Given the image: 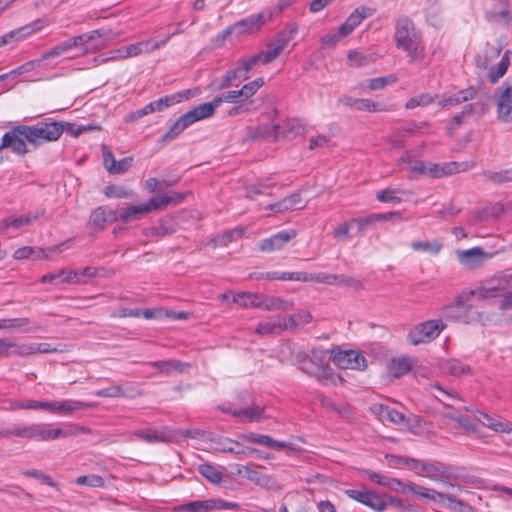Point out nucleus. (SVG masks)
Here are the masks:
<instances>
[{
  "label": "nucleus",
  "mask_w": 512,
  "mask_h": 512,
  "mask_svg": "<svg viewBox=\"0 0 512 512\" xmlns=\"http://www.w3.org/2000/svg\"><path fill=\"white\" fill-rule=\"evenodd\" d=\"M91 404L78 400L53 401L52 413L69 416L73 412L90 408Z\"/></svg>",
  "instance_id": "nucleus-27"
},
{
  "label": "nucleus",
  "mask_w": 512,
  "mask_h": 512,
  "mask_svg": "<svg viewBox=\"0 0 512 512\" xmlns=\"http://www.w3.org/2000/svg\"><path fill=\"white\" fill-rule=\"evenodd\" d=\"M471 297L473 295L469 294V290L463 291L453 303L442 308V317L450 321L472 323L474 317L471 315V305L468 304Z\"/></svg>",
  "instance_id": "nucleus-7"
},
{
  "label": "nucleus",
  "mask_w": 512,
  "mask_h": 512,
  "mask_svg": "<svg viewBox=\"0 0 512 512\" xmlns=\"http://www.w3.org/2000/svg\"><path fill=\"white\" fill-rule=\"evenodd\" d=\"M11 129L24 145L26 155L44 143L57 141L65 130V124L60 121H41L34 125H15Z\"/></svg>",
  "instance_id": "nucleus-1"
},
{
  "label": "nucleus",
  "mask_w": 512,
  "mask_h": 512,
  "mask_svg": "<svg viewBox=\"0 0 512 512\" xmlns=\"http://www.w3.org/2000/svg\"><path fill=\"white\" fill-rule=\"evenodd\" d=\"M233 302L244 308H261V294L257 293H239L233 297Z\"/></svg>",
  "instance_id": "nucleus-44"
},
{
  "label": "nucleus",
  "mask_w": 512,
  "mask_h": 512,
  "mask_svg": "<svg viewBox=\"0 0 512 512\" xmlns=\"http://www.w3.org/2000/svg\"><path fill=\"white\" fill-rule=\"evenodd\" d=\"M447 502L445 507L454 512H465L469 505L464 501L457 499L453 494L443 492V502Z\"/></svg>",
  "instance_id": "nucleus-53"
},
{
  "label": "nucleus",
  "mask_w": 512,
  "mask_h": 512,
  "mask_svg": "<svg viewBox=\"0 0 512 512\" xmlns=\"http://www.w3.org/2000/svg\"><path fill=\"white\" fill-rule=\"evenodd\" d=\"M49 24L48 20L46 19H36L33 22L24 25L22 27H19L17 29H14L2 36H0V47L5 46L11 42H17L24 40L28 36L32 35L33 33H36L46 27Z\"/></svg>",
  "instance_id": "nucleus-12"
},
{
  "label": "nucleus",
  "mask_w": 512,
  "mask_h": 512,
  "mask_svg": "<svg viewBox=\"0 0 512 512\" xmlns=\"http://www.w3.org/2000/svg\"><path fill=\"white\" fill-rule=\"evenodd\" d=\"M457 171L458 164L455 162L445 163L442 165L436 163H428L426 175H429L433 178H441L447 175H451Z\"/></svg>",
  "instance_id": "nucleus-37"
},
{
  "label": "nucleus",
  "mask_w": 512,
  "mask_h": 512,
  "mask_svg": "<svg viewBox=\"0 0 512 512\" xmlns=\"http://www.w3.org/2000/svg\"><path fill=\"white\" fill-rule=\"evenodd\" d=\"M75 47H79V46L77 44V41H76L75 37L72 36V37L68 38L67 40H65L63 42L58 43L57 45H55L50 50L44 52L41 55V58H40L39 61H44V60H48V59H51V58L59 57V56L67 53L69 50H71L72 48H75Z\"/></svg>",
  "instance_id": "nucleus-34"
},
{
  "label": "nucleus",
  "mask_w": 512,
  "mask_h": 512,
  "mask_svg": "<svg viewBox=\"0 0 512 512\" xmlns=\"http://www.w3.org/2000/svg\"><path fill=\"white\" fill-rule=\"evenodd\" d=\"M486 179L494 184H501L504 182L512 181V169L503 170L500 172H484Z\"/></svg>",
  "instance_id": "nucleus-58"
},
{
  "label": "nucleus",
  "mask_w": 512,
  "mask_h": 512,
  "mask_svg": "<svg viewBox=\"0 0 512 512\" xmlns=\"http://www.w3.org/2000/svg\"><path fill=\"white\" fill-rule=\"evenodd\" d=\"M148 364L166 375H170L174 372H183L184 368L187 366L185 363L178 360L154 361Z\"/></svg>",
  "instance_id": "nucleus-42"
},
{
  "label": "nucleus",
  "mask_w": 512,
  "mask_h": 512,
  "mask_svg": "<svg viewBox=\"0 0 512 512\" xmlns=\"http://www.w3.org/2000/svg\"><path fill=\"white\" fill-rule=\"evenodd\" d=\"M500 55V49L496 47H487L483 55L475 57V63L478 69L488 70L489 63Z\"/></svg>",
  "instance_id": "nucleus-49"
},
{
  "label": "nucleus",
  "mask_w": 512,
  "mask_h": 512,
  "mask_svg": "<svg viewBox=\"0 0 512 512\" xmlns=\"http://www.w3.org/2000/svg\"><path fill=\"white\" fill-rule=\"evenodd\" d=\"M84 430V427L73 424L70 425L69 430L64 431L53 423L15 424L11 427L12 437L38 442L67 438Z\"/></svg>",
  "instance_id": "nucleus-3"
},
{
  "label": "nucleus",
  "mask_w": 512,
  "mask_h": 512,
  "mask_svg": "<svg viewBox=\"0 0 512 512\" xmlns=\"http://www.w3.org/2000/svg\"><path fill=\"white\" fill-rule=\"evenodd\" d=\"M133 436L149 444L177 442V433L174 429L167 426H163L159 429L151 427L137 429L133 432Z\"/></svg>",
  "instance_id": "nucleus-11"
},
{
  "label": "nucleus",
  "mask_w": 512,
  "mask_h": 512,
  "mask_svg": "<svg viewBox=\"0 0 512 512\" xmlns=\"http://www.w3.org/2000/svg\"><path fill=\"white\" fill-rule=\"evenodd\" d=\"M261 308L267 311L282 310L286 311L292 308L293 304L279 297H267L261 295Z\"/></svg>",
  "instance_id": "nucleus-43"
},
{
  "label": "nucleus",
  "mask_w": 512,
  "mask_h": 512,
  "mask_svg": "<svg viewBox=\"0 0 512 512\" xmlns=\"http://www.w3.org/2000/svg\"><path fill=\"white\" fill-rule=\"evenodd\" d=\"M154 209L153 199L151 198L148 202L139 204V205H131L127 208L121 210L117 215H115V219L120 220L122 222H129L135 219L140 218L141 216L150 213Z\"/></svg>",
  "instance_id": "nucleus-20"
},
{
  "label": "nucleus",
  "mask_w": 512,
  "mask_h": 512,
  "mask_svg": "<svg viewBox=\"0 0 512 512\" xmlns=\"http://www.w3.org/2000/svg\"><path fill=\"white\" fill-rule=\"evenodd\" d=\"M307 282L323 283L327 285H342L360 289L362 284L359 280L344 274L308 273Z\"/></svg>",
  "instance_id": "nucleus-13"
},
{
  "label": "nucleus",
  "mask_w": 512,
  "mask_h": 512,
  "mask_svg": "<svg viewBox=\"0 0 512 512\" xmlns=\"http://www.w3.org/2000/svg\"><path fill=\"white\" fill-rule=\"evenodd\" d=\"M335 365L342 369H364L366 367L365 357L358 351L345 350L335 353L332 357Z\"/></svg>",
  "instance_id": "nucleus-14"
},
{
  "label": "nucleus",
  "mask_w": 512,
  "mask_h": 512,
  "mask_svg": "<svg viewBox=\"0 0 512 512\" xmlns=\"http://www.w3.org/2000/svg\"><path fill=\"white\" fill-rule=\"evenodd\" d=\"M297 31L298 26L295 23L289 24L277 35V37L270 45L276 49H279V52L281 53L288 46L289 42L295 37Z\"/></svg>",
  "instance_id": "nucleus-36"
},
{
  "label": "nucleus",
  "mask_w": 512,
  "mask_h": 512,
  "mask_svg": "<svg viewBox=\"0 0 512 512\" xmlns=\"http://www.w3.org/2000/svg\"><path fill=\"white\" fill-rule=\"evenodd\" d=\"M476 418L482 425L497 433L512 432V426L508 422H502L484 412L477 411Z\"/></svg>",
  "instance_id": "nucleus-29"
},
{
  "label": "nucleus",
  "mask_w": 512,
  "mask_h": 512,
  "mask_svg": "<svg viewBox=\"0 0 512 512\" xmlns=\"http://www.w3.org/2000/svg\"><path fill=\"white\" fill-rule=\"evenodd\" d=\"M294 230L280 231L277 234L261 240L258 244L262 252H273L282 249L290 240L295 238Z\"/></svg>",
  "instance_id": "nucleus-16"
},
{
  "label": "nucleus",
  "mask_w": 512,
  "mask_h": 512,
  "mask_svg": "<svg viewBox=\"0 0 512 512\" xmlns=\"http://www.w3.org/2000/svg\"><path fill=\"white\" fill-rule=\"evenodd\" d=\"M418 475L427 477L433 481L440 480L444 476V470L441 465L421 460Z\"/></svg>",
  "instance_id": "nucleus-40"
},
{
  "label": "nucleus",
  "mask_w": 512,
  "mask_h": 512,
  "mask_svg": "<svg viewBox=\"0 0 512 512\" xmlns=\"http://www.w3.org/2000/svg\"><path fill=\"white\" fill-rule=\"evenodd\" d=\"M342 33L341 27L339 26L337 31L322 36L320 42L324 47H334L342 38L348 36L347 34Z\"/></svg>",
  "instance_id": "nucleus-63"
},
{
  "label": "nucleus",
  "mask_w": 512,
  "mask_h": 512,
  "mask_svg": "<svg viewBox=\"0 0 512 512\" xmlns=\"http://www.w3.org/2000/svg\"><path fill=\"white\" fill-rule=\"evenodd\" d=\"M414 251H421L430 255H437L440 253L443 244L439 240L433 241H414L411 243Z\"/></svg>",
  "instance_id": "nucleus-48"
},
{
  "label": "nucleus",
  "mask_w": 512,
  "mask_h": 512,
  "mask_svg": "<svg viewBox=\"0 0 512 512\" xmlns=\"http://www.w3.org/2000/svg\"><path fill=\"white\" fill-rule=\"evenodd\" d=\"M240 438L243 439L244 441L254 443V444L264 445L269 448L284 449L287 447V444L284 442L276 441L268 435H263V434H258V433L251 432V433H247V434H242L240 436Z\"/></svg>",
  "instance_id": "nucleus-31"
},
{
  "label": "nucleus",
  "mask_w": 512,
  "mask_h": 512,
  "mask_svg": "<svg viewBox=\"0 0 512 512\" xmlns=\"http://www.w3.org/2000/svg\"><path fill=\"white\" fill-rule=\"evenodd\" d=\"M106 222L107 216L105 209L103 207H98L92 211L89 218L90 225H92L95 228L102 229L104 228Z\"/></svg>",
  "instance_id": "nucleus-60"
},
{
  "label": "nucleus",
  "mask_w": 512,
  "mask_h": 512,
  "mask_svg": "<svg viewBox=\"0 0 512 512\" xmlns=\"http://www.w3.org/2000/svg\"><path fill=\"white\" fill-rule=\"evenodd\" d=\"M10 149L12 153L18 156H25L24 145L17 139L10 128L1 138L0 143V165L4 162L3 150Z\"/></svg>",
  "instance_id": "nucleus-23"
},
{
  "label": "nucleus",
  "mask_w": 512,
  "mask_h": 512,
  "mask_svg": "<svg viewBox=\"0 0 512 512\" xmlns=\"http://www.w3.org/2000/svg\"><path fill=\"white\" fill-rule=\"evenodd\" d=\"M170 35L166 36L161 40L156 39H147L137 43H132L128 45L130 58L137 57L142 54L151 53L161 47H164L170 39Z\"/></svg>",
  "instance_id": "nucleus-19"
},
{
  "label": "nucleus",
  "mask_w": 512,
  "mask_h": 512,
  "mask_svg": "<svg viewBox=\"0 0 512 512\" xmlns=\"http://www.w3.org/2000/svg\"><path fill=\"white\" fill-rule=\"evenodd\" d=\"M311 314L308 311H300L286 317L288 329L293 330L308 324L311 321Z\"/></svg>",
  "instance_id": "nucleus-51"
},
{
  "label": "nucleus",
  "mask_w": 512,
  "mask_h": 512,
  "mask_svg": "<svg viewBox=\"0 0 512 512\" xmlns=\"http://www.w3.org/2000/svg\"><path fill=\"white\" fill-rule=\"evenodd\" d=\"M510 65L509 59V51H506L501 59V61L497 64V66H492L488 68L487 78L490 83L495 84L502 78Z\"/></svg>",
  "instance_id": "nucleus-39"
},
{
  "label": "nucleus",
  "mask_w": 512,
  "mask_h": 512,
  "mask_svg": "<svg viewBox=\"0 0 512 512\" xmlns=\"http://www.w3.org/2000/svg\"><path fill=\"white\" fill-rule=\"evenodd\" d=\"M198 471L211 483L218 484L222 481V473L218 471L213 465L201 464L198 467Z\"/></svg>",
  "instance_id": "nucleus-52"
},
{
  "label": "nucleus",
  "mask_w": 512,
  "mask_h": 512,
  "mask_svg": "<svg viewBox=\"0 0 512 512\" xmlns=\"http://www.w3.org/2000/svg\"><path fill=\"white\" fill-rule=\"evenodd\" d=\"M216 445V449L222 452L236 455L246 454V450L244 449L243 445L240 442L234 441L230 438H219L216 441Z\"/></svg>",
  "instance_id": "nucleus-45"
},
{
  "label": "nucleus",
  "mask_w": 512,
  "mask_h": 512,
  "mask_svg": "<svg viewBox=\"0 0 512 512\" xmlns=\"http://www.w3.org/2000/svg\"><path fill=\"white\" fill-rule=\"evenodd\" d=\"M446 325L440 320H428L416 325L408 334V340L413 345L428 343L436 339Z\"/></svg>",
  "instance_id": "nucleus-8"
},
{
  "label": "nucleus",
  "mask_w": 512,
  "mask_h": 512,
  "mask_svg": "<svg viewBox=\"0 0 512 512\" xmlns=\"http://www.w3.org/2000/svg\"><path fill=\"white\" fill-rule=\"evenodd\" d=\"M255 136L266 139L271 142L277 141L280 138V125H259L255 129Z\"/></svg>",
  "instance_id": "nucleus-47"
},
{
  "label": "nucleus",
  "mask_w": 512,
  "mask_h": 512,
  "mask_svg": "<svg viewBox=\"0 0 512 512\" xmlns=\"http://www.w3.org/2000/svg\"><path fill=\"white\" fill-rule=\"evenodd\" d=\"M280 125V137L293 139L304 132V126L298 119H288Z\"/></svg>",
  "instance_id": "nucleus-38"
},
{
  "label": "nucleus",
  "mask_w": 512,
  "mask_h": 512,
  "mask_svg": "<svg viewBox=\"0 0 512 512\" xmlns=\"http://www.w3.org/2000/svg\"><path fill=\"white\" fill-rule=\"evenodd\" d=\"M238 474L263 487H271L274 484V480L271 476L261 473L249 466H242L238 470Z\"/></svg>",
  "instance_id": "nucleus-28"
},
{
  "label": "nucleus",
  "mask_w": 512,
  "mask_h": 512,
  "mask_svg": "<svg viewBox=\"0 0 512 512\" xmlns=\"http://www.w3.org/2000/svg\"><path fill=\"white\" fill-rule=\"evenodd\" d=\"M373 14V9L365 6L356 8L340 25L342 34L350 35L361 22Z\"/></svg>",
  "instance_id": "nucleus-21"
},
{
  "label": "nucleus",
  "mask_w": 512,
  "mask_h": 512,
  "mask_svg": "<svg viewBox=\"0 0 512 512\" xmlns=\"http://www.w3.org/2000/svg\"><path fill=\"white\" fill-rule=\"evenodd\" d=\"M408 194L407 191L401 189L387 188L377 192L376 198L384 203H400L404 196Z\"/></svg>",
  "instance_id": "nucleus-46"
},
{
  "label": "nucleus",
  "mask_w": 512,
  "mask_h": 512,
  "mask_svg": "<svg viewBox=\"0 0 512 512\" xmlns=\"http://www.w3.org/2000/svg\"><path fill=\"white\" fill-rule=\"evenodd\" d=\"M105 195L110 198H130L133 196V192L117 185H109L105 188Z\"/></svg>",
  "instance_id": "nucleus-61"
},
{
  "label": "nucleus",
  "mask_w": 512,
  "mask_h": 512,
  "mask_svg": "<svg viewBox=\"0 0 512 512\" xmlns=\"http://www.w3.org/2000/svg\"><path fill=\"white\" fill-rule=\"evenodd\" d=\"M204 109L198 105L194 109L186 112L181 115L167 130V132L162 136V141L164 143H169L176 139L186 128L191 126L197 121L207 119Z\"/></svg>",
  "instance_id": "nucleus-9"
},
{
  "label": "nucleus",
  "mask_w": 512,
  "mask_h": 512,
  "mask_svg": "<svg viewBox=\"0 0 512 512\" xmlns=\"http://www.w3.org/2000/svg\"><path fill=\"white\" fill-rule=\"evenodd\" d=\"M491 256V254L484 252L480 247L457 251L459 262L469 268H475L479 266L485 260L490 259Z\"/></svg>",
  "instance_id": "nucleus-18"
},
{
  "label": "nucleus",
  "mask_w": 512,
  "mask_h": 512,
  "mask_svg": "<svg viewBox=\"0 0 512 512\" xmlns=\"http://www.w3.org/2000/svg\"><path fill=\"white\" fill-rule=\"evenodd\" d=\"M75 47H79V46L77 44V41H76L75 37L72 36V37L68 38L67 40H65L63 42L58 43L57 45H55L50 50L44 52L41 55V58H40L39 61H44V60H48V59H51V58L59 57V56L67 53L69 50H71L72 48H75Z\"/></svg>",
  "instance_id": "nucleus-33"
},
{
  "label": "nucleus",
  "mask_w": 512,
  "mask_h": 512,
  "mask_svg": "<svg viewBox=\"0 0 512 512\" xmlns=\"http://www.w3.org/2000/svg\"><path fill=\"white\" fill-rule=\"evenodd\" d=\"M44 215V210L36 211L33 215L31 213L21 215L15 218H5L0 221V231H6L10 227L19 229L22 226L28 225L32 220H37Z\"/></svg>",
  "instance_id": "nucleus-26"
},
{
  "label": "nucleus",
  "mask_w": 512,
  "mask_h": 512,
  "mask_svg": "<svg viewBox=\"0 0 512 512\" xmlns=\"http://www.w3.org/2000/svg\"><path fill=\"white\" fill-rule=\"evenodd\" d=\"M305 206L304 201L301 198L300 193H293L284 199L266 206L267 210L274 211L276 213H283L288 210L300 209Z\"/></svg>",
  "instance_id": "nucleus-25"
},
{
  "label": "nucleus",
  "mask_w": 512,
  "mask_h": 512,
  "mask_svg": "<svg viewBox=\"0 0 512 512\" xmlns=\"http://www.w3.org/2000/svg\"><path fill=\"white\" fill-rule=\"evenodd\" d=\"M223 102L228 103H241L243 102V99L241 98L240 91L239 90H231L224 92L218 96H216L211 102H206L200 104V107L205 113L206 117L209 118L214 115L215 110L221 105Z\"/></svg>",
  "instance_id": "nucleus-17"
},
{
  "label": "nucleus",
  "mask_w": 512,
  "mask_h": 512,
  "mask_svg": "<svg viewBox=\"0 0 512 512\" xmlns=\"http://www.w3.org/2000/svg\"><path fill=\"white\" fill-rule=\"evenodd\" d=\"M183 512H210L213 511V499L192 501L180 507Z\"/></svg>",
  "instance_id": "nucleus-50"
},
{
  "label": "nucleus",
  "mask_w": 512,
  "mask_h": 512,
  "mask_svg": "<svg viewBox=\"0 0 512 512\" xmlns=\"http://www.w3.org/2000/svg\"><path fill=\"white\" fill-rule=\"evenodd\" d=\"M509 288H512V273L502 271L482 281L476 289L469 290V294L484 300L502 296Z\"/></svg>",
  "instance_id": "nucleus-6"
},
{
  "label": "nucleus",
  "mask_w": 512,
  "mask_h": 512,
  "mask_svg": "<svg viewBox=\"0 0 512 512\" xmlns=\"http://www.w3.org/2000/svg\"><path fill=\"white\" fill-rule=\"evenodd\" d=\"M434 102V96L429 93H422L420 95L410 98L406 104V109H414L416 107H424Z\"/></svg>",
  "instance_id": "nucleus-56"
},
{
  "label": "nucleus",
  "mask_w": 512,
  "mask_h": 512,
  "mask_svg": "<svg viewBox=\"0 0 512 512\" xmlns=\"http://www.w3.org/2000/svg\"><path fill=\"white\" fill-rule=\"evenodd\" d=\"M287 329L288 323L286 317L277 316L260 322L256 328V333L259 335L278 334Z\"/></svg>",
  "instance_id": "nucleus-24"
},
{
  "label": "nucleus",
  "mask_w": 512,
  "mask_h": 512,
  "mask_svg": "<svg viewBox=\"0 0 512 512\" xmlns=\"http://www.w3.org/2000/svg\"><path fill=\"white\" fill-rule=\"evenodd\" d=\"M75 47H79V46L77 44V41H76L75 37L72 36V37L68 38L67 40H65L63 42L58 43L57 45H55L50 50L44 52L41 55V58H40L39 61H44V60H48V59H51V58L59 57V56L67 53L69 50H71L72 48H75Z\"/></svg>",
  "instance_id": "nucleus-35"
},
{
  "label": "nucleus",
  "mask_w": 512,
  "mask_h": 512,
  "mask_svg": "<svg viewBox=\"0 0 512 512\" xmlns=\"http://www.w3.org/2000/svg\"><path fill=\"white\" fill-rule=\"evenodd\" d=\"M176 104V98L171 97V95H166L164 97L159 98L156 101H152L145 105L143 108L131 112L126 116V121L131 122L142 118L148 114H151L156 111H163L166 108Z\"/></svg>",
  "instance_id": "nucleus-15"
},
{
  "label": "nucleus",
  "mask_w": 512,
  "mask_h": 512,
  "mask_svg": "<svg viewBox=\"0 0 512 512\" xmlns=\"http://www.w3.org/2000/svg\"><path fill=\"white\" fill-rule=\"evenodd\" d=\"M496 114L499 120L512 123V84L504 83L494 94Z\"/></svg>",
  "instance_id": "nucleus-10"
},
{
  "label": "nucleus",
  "mask_w": 512,
  "mask_h": 512,
  "mask_svg": "<svg viewBox=\"0 0 512 512\" xmlns=\"http://www.w3.org/2000/svg\"><path fill=\"white\" fill-rule=\"evenodd\" d=\"M330 357L323 349H314L306 355L299 363L301 371L318 381L326 383L334 378L333 369L329 365Z\"/></svg>",
  "instance_id": "nucleus-5"
},
{
  "label": "nucleus",
  "mask_w": 512,
  "mask_h": 512,
  "mask_svg": "<svg viewBox=\"0 0 512 512\" xmlns=\"http://www.w3.org/2000/svg\"><path fill=\"white\" fill-rule=\"evenodd\" d=\"M416 496L421 499H426L433 502H443V492L436 491L432 488H427L419 485Z\"/></svg>",
  "instance_id": "nucleus-59"
},
{
  "label": "nucleus",
  "mask_w": 512,
  "mask_h": 512,
  "mask_svg": "<svg viewBox=\"0 0 512 512\" xmlns=\"http://www.w3.org/2000/svg\"><path fill=\"white\" fill-rule=\"evenodd\" d=\"M394 40L396 47L406 53L410 62L424 59L425 45L422 34L408 17H402L397 20Z\"/></svg>",
  "instance_id": "nucleus-2"
},
{
  "label": "nucleus",
  "mask_w": 512,
  "mask_h": 512,
  "mask_svg": "<svg viewBox=\"0 0 512 512\" xmlns=\"http://www.w3.org/2000/svg\"><path fill=\"white\" fill-rule=\"evenodd\" d=\"M263 413V409L260 407L253 408H244L239 410H234L231 414L234 417L245 418L249 421H258Z\"/></svg>",
  "instance_id": "nucleus-54"
},
{
  "label": "nucleus",
  "mask_w": 512,
  "mask_h": 512,
  "mask_svg": "<svg viewBox=\"0 0 512 512\" xmlns=\"http://www.w3.org/2000/svg\"><path fill=\"white\" fill-rule=\"evenodd\" d=\"M412 366L413 359L409 356H402L399 358H393L388 365V370L394 378H399L407 374L411 370Z\"/></svg>",
  "instance_id": "nucleus-32"
},
{
  "label": "nucleus",
  "mask_w": 512,
  "mask_h": 512,
  "mask_svg": "<svg viewBox=\"0 0 512 512\" xmlns=\"http://www.w3.org/2000/svg\"><path fill=\"white\" fill-rule=\"evenodd\" d=\"M397 81V77L394 74H390L385 77H378L369 80V88L372 91L383 89L385 86L393 84Z\"/></svg>",
  "instance_id": "nucleus-64"
},
{
  "label": "nucleus",
  "mask_w": 512,
  "mask_h": 512,
  "mask_svg": "<svg viewBox=\"0 0 512 512\" xmlns=\"http://www.w3.org/2000/svg\"><path fill=\"white\" fill-rule=\"evenodd\" d=\"M263 16L254 14L233 24L236 35H242L253 30H258L262 25Z\"/></svg>",
  "instance_id": "nucleus-30"
},
{
  "label": "nucleus",
  "mask_w": 512,
  "mask_h": 512,
  "mask_svg": "<svg viewBox=\"0 0 512 512\" xmlns=\"http://www.w3.org/2000/svg\"><path fill=\"white\" fill-rule=\"evenodd\" d=\"M477 93L478 89L473 86H470L456 92L455 94L449 97L443 98L442 100L439 101L438 104L442 108H450L475 99Z\"/></svg>",
  "instance_id": "nucleus-22"
},
{
  "label": "nucleus",
  "mask_w": 512,
  "mask_h": 512,
  "mask_svg": "<svg viewBox=\"0 0 512 512\" xmlns=\"http://www.w3.org/2000/svg\"><path fill=\"white\" fill-rule=\"evenodd\" d=\"M345 494L353 499L376 512H383L386 510L387 506H394L397 508L406 509L412 511L411 505H406L404 501L400 498L390 496L388 494H384L383 497L378 495L377 493L369 490H356V489H347Z\"/></svg>",
  "instance_id": "nucleus-4"
},
{
  "label": "nucleus",
  "mask_w": 512,
  "mask_h": 512,
  "mask_svg": "<svg viewBox=\"0 0 512 512\" xmlns=\"http://www.w3.org/2000/svg\"><path fill=\"white\" fill-rule=\"evenodd\" d=\"M445 370L452 375L469 374L470 367L458 360H450L445 364Z\"/></svg>",
  "instance_id": "nucleus-62"
},
{
  "label": "nucleus",
  "mask_w": 512,
  "mask_h": 512,
  "mask_svg": "<svg viewBox=\"0 0 512 512\" xmlns=\"http://www.w3.org/2000/svg\"><path fill=\"white\" fill-rule=\"evenodd\" d=\"M185 198V194L170 192L167 195L153 197V204L155 210H163L169 205L180 204Z\"/></svg>",
  "instance_id": "nucleus-41"
},
{
  "label": "nucleus",
  "mask_w": 512,
  "mask_h": 512,
  "mask_svg": "<svg viewBox=\"0 0 512 512\" xmlns=\"http://www.w3.org/2000/svg\"><path fill=\"white\" fill-rule=\"evenodd\" d=\"M264 85L263 78H257L245 84L239 91L243 102L252 97Z\"/></svg>",
  "instance_id": "nucleus-55"
},
{
  "label": "nucleus",
  "mask_w": 512,
  "mask_h": 512,
  "mask_svg": "<svg viewBox=\"0 0 512 512\" xmlns=\"http://www.w3.org/2000/svg\"><path fill=\"white\" fill-rule=\"evenodd\" d=\"M348 59L351 65L355 67L365 66L375 61V57L372 54H363L358 51H350L348 53Z\"/></svg>",
  "instance_id": "nucleus-57"
}]
</instances>
